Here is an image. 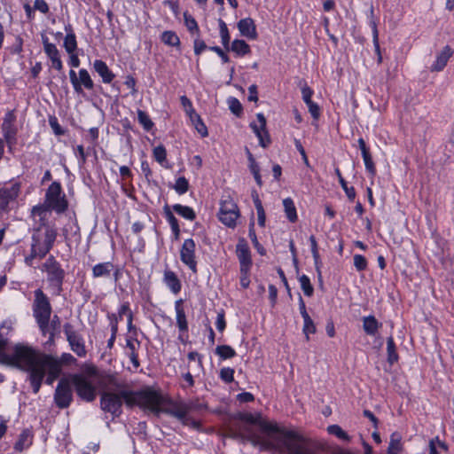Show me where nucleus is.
Here are the masks:
<instances>
[{
  "label": "nucleus",
  "instance_id": "35",
  "mask_svg": "<svg viewBox=\"0 0 454 454\" xmlns=\"http://www.w3.org/2000/svg\"><path fill=\"white\" fill-rule=\"evenodd\" d=\"M387 362L390 364H393L398 361V354L396 352V348H395V344L393 337L387 338Z\"/></svg>",
  "mask_w": 454,
  "mask_h": 454
},
{
  "label": "nucleus",
  "instance_id": "53",
  "mask_svg": "<svg viewBox=\"0 0 454 454\" xmlns=\"http://www.w3.org/2000/svg\"><path fill=\"white\" fill-rule=\"evenodd\" d=\"M438 448H441V449H443L446 450V445L444 444V442H441L438 439L431 440L429 442L430 454H439L438 450H437Z\"/></svg>",
  "mask_w": 454,
  "mask_h": 454
},
{
  "label": "nucleus",
  "instance_id": "32",
  "mask_svg": "<svg viewBox=\"0 0 454 454\" xmlns=\"http://www.w3.org/2000/svg\"><path fill=\"white\" fill-rule=\"evenodd\" d=\"M190 119L196 130L201 135V137H205L208 135L207 129L199 114L196 113H190Z\"/></svg>",
  "mask_w": 454,
  "mask_h": 454
},
{
  "label": "nucleus",
  "instance_id": "58",
  "mask_svg": "<svg viewBox=\"0 0 454 454\" xmlns=\"http://www.w3.org/2000/svg\"><path fill=\"white\" fill-rule=\"evenodd\" d=\"M34 8L38 10L42 13H47L49 11V6L44 0H35L34 4Z\"/></svg>",
  "mask_w": 454,
  "mask_h": 454
},
{
  "label": "nucleus",
  "instance_id": "24",
  "mask_svg": "<svg viewBox=\"0 0 454 454\" xmlns=\"http://www.w3.org/2000/svg\"><path fill=\"white\" fill-rule=\"evenodd\" d=\"M381 324L373 316L364 317L363 318V328L368 335H375Z\"/></svg>",
  "mask_w": 454,
  "mask_h": 454
},
{
  "label": "nucleus",
  "instance_id": "37",
  "mask_svg": "<svg viewBox=\"0 0 454 454\" xmlns=\"http://www.w3.org/2000/svg\"><path fill=\"white\" fill-rule=\"evenodd\" d=\"M327 432L342 441L350 442L351 440V437L339 425L328 426Z\"/></svg>",
  "mask_w": 454,
  "mask_h": 454
},
{
  "label": "nucleus",
  "instance_id": "27",
  "mask_svg": "<svg viewBox=\"0 0 454 454\" xmlns=\"http://www.w3.org/2000/svg\"><path fill=\"white\" fill-rule=\"evenodd\" d=\"M164 281L174 294H177L180 292L181 283L177 278L176 275L173 271H165Z\"/></svg>",
  "mask_w": 454,
  "mask_h": 454
},
{
  "label": "nucleus",
  "instance_id": "15",
  "mask_svg": "<svg viewBox=\"0 0 454 454\" xmlns=\"http://www.w3.org/2000/svg\"><path fill=\"white\" fill-rule=\"evenodd\" d=\"M256 117L259 124L252 123L251 128L258 137L260 145L262 147H267L270 143V139L266 130V119L262 114H257Z\"/></svg>",
  "mask_w": 454,
  "mask_h": 454
},
{
  "label": "nucleus",
  "instance_id": "2",
  "mask_svg": "<svg viewBox=\"0 0 454 454\" xmlns=\"http://www.w3.org/2000/svg\"><path fill=\"white\" fill-rule=\"evenodd\" d=\"M240 419L246 424L257 425L265 436H257L246 425H240L235 430L231 429V436L234 439L250 441L264 450H275L280 454H294L305 438L294 430L278 426L276 422L263 419L259 413H244L240 415Z\"/></svg>",
  "mask_w": 454,
  "mask_h": 454
},
{
  "label": "nucleus",
  "instance_id": "36",
  "mask_svg": "<svg viewBox=\"0 0 454 454\" xmlns=\"http://www.w3.org/2000/svg\"><path fill=\"white\" fill-rule=\"evenodd\" d=\"M402 450L401 437L397 433H393L390 437L387 454H398Z\"/></svg>",
  "mask_w": 454,
  "mask_h": 454
},
{
  "label": "nucleus",
  "instance_id": "61",
  "mask_svg": "<svg viewBox=\"0 0 454 454\" xmlns=\"http://www.w3.org/2000/svg\"><path fill=\"white\" fill-rule=\"evenodd\" d=\"M182 106L184 107L186 113L190 115V113H195L191 100L186 96H182L181 98Z\"/></svg>",
  "mask_w": 454,
  "mask_h": 454
},
{
  "label": "nucleus",
  "instance_id": "23",
  "mask_svg": "<svg viewBox=\"0 0 454 454\" xmlns=\"http://www.w3.org/2000/svg\"><path fill=\"white\" fill-rule=\"evenodd\" d=\"M100 384L105 388V391L117 392L121 390V384L118 382L116 377L113 374H106L102 376Z\"/></svg>",
  "mask_w": 454,
  "mask_h": 454
},
{
  "label": "nucleus",
  "instance_id": "31",
  "mask_svg": "<svg viewBox=\"0 0 454 454\" xmlns=\"http://www.w3.org/2000/svg\"><path fill=\"white\" fill-rule=\"evenodd\" d=\"M284 209L286 217L291 223H294L297 220L296 207L291 198H286L283 200Z\"/></svg>",
  "mask_w": 454,
  "mask_h": 454
},
{
  "label": "nucleus",
  "instance_id": "3",
  "mask_svg": "<svg viewBox=\"0 0 454 454\" xmlns=\"http://www.w3.org/2000/svg\"><path fill=\"white\" fill-rule=\"evenodd\" d=\"M135 400L139 403V407L145 410H148L156 415L160 413L168 414L184 424H188L187 415L191 411V408L193 407L192 404H184V403H168L160 394L151 388L141 390V393L135 395Z\"/></svg>",
  "mask_w": 454,
  "mask_h": 454
},
{
  "label": "nucleus",
  "instance_id": "10",
  "mask_svg": "<svg viewBox=\"0 0 454 454\" xmlns=\"http://www.w3.org/2000/svg\"><path fill=\"white\" fill-rule=\"evenodd\" d=\"M63 330L72 351L79 357H84L87 354V350L82 336L74 330V325L70 323H66L63 326Z\"/></svg>",
  "mask_w": 454,
  "mask_h": 454
},
{
  "label": "nucleus",
  "instance_id": "63",
  "mask_svg": "<svg viewBox=\"0 0 454 454\" xmlns=\"http://www.w3.org/2000/svg\"><path fill=\"white\" fill-rule=\"evenodd\" d=\"M301 94H302V99L304 100V102L306 104H308L309 102H312L311 97H312L313 91H312V90H310V88H309L308 86H304L301 89Z\"/></svg>",
  "mask_w": 454,
  "mask_h": 454
},
{
  "label": "nucleus",
  "instance_id": "38",
  "mask_svg": "<svg viewBox=\"0 0 454 454\" xmlns=\"http://www.w3.org/2000/svg\"><path fill=\"white\" fill-rule=\"evenodd\" d=\"M215 354L222 359H229L236 356L235 350L229 345L217 346L215 348Z\"/></svg>",
  "mask_w": 454,
  "mask_h": 454
},
{
  "label": "nucleus",
  "instance_id": "22",
  "mask_svg": "<svg viewBox=\"0 0 454 454\" xmlns=\"http://www.w3.org/2000/svg\"><path fill=\"white\" fill-rule=\"evenodd\" d=\"M114 269V265L110 262L98 263L92 268V276L94 278H106L111 275Z\"/></svg>",
  "mask_w": 454,
  "mask_h": 454
},
{
  "label": "nucleus",
  "instance_id": "7",
  "mask_svg": "<svg viewBox=\"0 0 454 454\" xmlns=\"http://www.w3.org/2000/svg\"><path fill=\"white\" fill-rule=\"evenodd\" d=\"M33 313L40 329L45 333L49 325V320L51 314V307L48 297L41 289H36L35 291Z\"/></svg>",
  "mask_w": 454,
  "mask_h": 454
},
{
  "label": "nucleus",
  "instance_id": "33",
  "mask_svg": "<svg viewBox=\"0 0 454 454\" xmlns=\"http://www.w3.org/2000/svg\"><path fill=\"white\" fill-rule=\"evenodd\" d=\"M173 210L178 214L179 215L183 216L184 218L187 220H194L196 217L195 212L193 209L187 206H183L181 204H175L173 206Z\"/></svg>",
  "mask_w": 454,
  "mask_h": 454
},
{
  "label": "nucleus",
  "instance_id": "19",
  "mask_svg": "<svg viewBox=\"0 0 454 454\" xmlns=\"http://www.w3.org/2000/svg\"><path fill=\"white\" fill-rule=\"evenodd\" d=\"M453 51L450 46H445L437 55L435 62L431 67V71L440 72L447 65L448 60L452 56Z\"/></svg>",
  "mask_w": 454,
  "mask_h": 454
},
{
  "label": "nucleus",
  "instance_id": "42",
  "mask_svg": "<svg viewBox=\"0 0 454 454\" xmlns=\"http://www.w3.org/2000/svg\"><path fill=\"white\" fill-rule=\"evenodd\" d=\"M299 282L304 294L309 297L312 296L314 293V287L310 283L309 278L306 275H301L299 278Z\"/></svg>",
  "mask_w": 454,
  "mask_h": 454
},
{
  "label": "nucleus",
  "instance_id": "5",
  "mask_svg": "<svg viewBox=\"0 0 454 454\" xmlns=\"http://www.w3.org/2000/svg\"><path fill=\"white\" fill-rule=\"evenodd\" d=\"M67 208V201L62 194L61 185L58 182H53L46 191L43 204L35 206L31 214L34 221H47L51 210L60 214Z\"/></svg>",
  "mask_w": 454,
  "mask_h": 454
},
{
  "label": "nucleus",
  "instance_id": "16",
  "mask_svg": "<svg viewBox=\"0 0 454 454\" xmlns=\"http://www.w3.org/2000/svg\"><path fill=\"white\" fill-rule=\"evenodd\" d=\"M20 192L19 184H10L2 188V210L5 208L10 202H14Z\"/></svg>",
  "mask_w": 454,
  "mask_h": 454
},
{
  "label": "nucleus",
  "instance_id": "62",
  "mask_svg": "<svg viewBox=\"0 0 454 454\" xmlns=\"http://www.w3.org/2000/svg\"><path fill=\"white\" fill-rule=\"evenodd\" d=\"M209 50L215 51L216 54L221 57L223 63H228L230 61V59L227 54L224 53V51L218 46H212L208 48Z\"/></svg>",
  "mask_w": 454,
  "mask_h": 454
},
{
  "label": "nucleus",
  "instance_id": "56",
  "mask_svg": "<svg viewBox=\"0 0 454 454\" xmlns=\"http://www.w3.org/2000/svg\"><path fill=\"white\" fill-rule=\"evenodd\" d=\"M308 108H309V112L310 113V114L312 115V117L314 119H318L319 118V115H320V108L319 106H317V104L314 103L313 101L312 102H309L308 104H306Z\"/></svg>",
  "mask_w": 454,
  "mask_h": 454
},
{
  "label": "nucleus",
  "instance_id": "51",
  "mask_svg": "<svg viewBox=\"0 0 454 454\" xmlns=\"http://www.w3.org/2000/svg\"><path fill=\"white\" fill-rule=\"evenodd\" d=\"M354 266L358 271L364 270L367 268V261L365 257L361 254H355Z\"/></svg>",
  "mask_w": 454,
  "mask_h": 454
},
{
  "label": "nucleus",
  "instance_id": "40",
  "mask_svg": "<svg viewBox=\"0 0 454 454\" xmlns=\"http://www.w3.org/2000/svg\"><path fill=\"white\" fill-rule=\"evenodd\" d=\"M335 173H336V175L338 176L339 182H340L342 189L344 190L347 197L349 200H353L355 199V197H356V191H355L354 187H348V184L345 181V179L342 177L339 168L335 169Z\"/></svg>",
  "mask_w": 454,
  "mask_h": 454
},
{
  "label": "nucleus",
  "instance_id": "43",
  "mask_svg": "<svg viewBox=\"0 0 454 454\" xmlns=\"http://www.w3.org/2000/svg\"><path fill=\"white\" fill-rule=\"evenodd\" d=\"M137 120L146 131L151 130L153 127V122L152 121L151 118L143 110H137Z\"/></svg>",
  "mask_w": 454,
  "mask_h": 454
},
{
  "label": "nucleus",
  "instance_id": "13",
  "mask_svg": "<svg viewBox=\"0 0 454 454\" xmlns=\"http://www.w3.org/2000/svg\"><path fill=\"white\" fill-rule=\"evenodd\" d=\"M43 267L47 272L48 280L55 286L60 288L64 279L65 272L61 269L59 263L57 262L52 256H51L46 260Z\"/></svg>",
  "mask_w": 454,
  "mask_h": 454
},
{
  "label": "nucleus",
  "instance_id": "4",
  "mask_svg": "<svg viewBox=\"0 0 454 454\" xmlns=\"http://www.w3.org/2000/svg\"><path fill=\"white\" fill-rule=\"evenodd\" d=\"M39 226L35 228L32 235L31 253L25 258L28 265H32L35 258H43L51 249L57 238V231L46 224V221H35Z\"/></svg>",
  "mask_w": 454,
  "mask_h": 454
},
{
  "label": "nucleus",
  "instance_id": "52",
  "mask_svg": "<svg viewBox=\"0 0 454 454\" xmlns=\"http://www.w3.org/2000/svg\"><path fill=\"white\" fill-rule=\"evenodd\" d=\"M184 23H185L187 29L190 32H193V31L198 32L199 27H198V24H197V21L195 20V19L187 13H184Z\"/></svg>",
  "mask_w": 454,
  "mask_h": 454
},
{
  "label": "nucleus",
  "instance_id": "48",
  "mask_svg": "<svg viewBox=\"0 0 454 454\" xmlns=\"http://www.w3.org/2000/svg\"><path fill=\"white\" fill-rule=\"evenodd\" d=\"M229 108L236 115H239L242 113V106L240 102L235 98H230L228 99Z\"/></svg>",
  "mask_w": 454,
  "mask_h": 454
},
{
  "label": "nucleus",
  "instance_id": "20",
  "mask_svg": "<svg viewBox=\"0 0 454 454\" xmlns=\"http://www.w3.org/2000/svg\"><path fill=\"white\" fill-rule=\"evenodd\" d=\"M140 348V342L137 340L127 339L126 341V355L129 357L132 364L136 369L140 366L138 360L137 350Z\"/></svg>",
  "mask_w": 454,
  "mask_h": 454
},
{
  "label": "nucleus",
  "instance_id": "34",
  "mask_svg": "<svg viewBox=\"0 0 454 454\" xmlns=\"http://www.w3.org/2000/svg\"><path fill=\"white\" fill-rule=\"evenodd\" d=\"M231 50L238 55L243 56L250 52L249 45L244 40H234Z\"/></svg>",
  "mask_w": 454,
  "mask_h": 454
},
{
  "label": "nucleus",
  "instance_id": "39",
  "mask_svg": "<svg viewBox=\"0 0 454 454\" xmlns=\"http://www.w3.org/2000/svg\"><path fill=\"white\" fill-rule=\"evenodd\" d=\"M161 41L169 46H179L180 39L173 31H165L161 35Z\"/></svg>",
  "mask_w": 454,
  "mask_h": 454
},
{
  "label": "nucleus",
  "instance_id": "11",
  "mask_svg": "<svg viewBox=\"0 0 454 454\" xmlns=\"http://www.w3.org/2000/svg\"><path fill=\"white\" fill-rule=\"evenodd\" d=\"M72 382L82 399L91 402L96 398V388L86 376L75 374L72 377Z\"/></svg>",
  "mask_w": 454,
  "mask_h": 454
},
{
  "label": "nucleus",
  "instance_id": "12",
  "mask_svg": "<svg viewBox=\"0 0 454 454\" xmlns=\"http://www.w3.org/2000/svg\"><path fill=\"white\" fill-rule=\"evenodd\" d=\"M195 248L196 245L194 240L192 239H187L184 241L180 251V259L182 262L187 265L189 269L194 273L197 272Z\"/></svg>",
  "mask_w": 454,
  "mask_h": 454
},
{
  "label": "nucleus",
  "instance_id": "60",
  "mask_svg": "<svg viewBox=\"0 0 454 454\" xmlns=\"http://www.w3.org/2000/svg\"><path fill=\"white\" fill-rule=\"evenodd\" d=\"M194 53L196 55H200L205 49H207V45L204 41L197 38L194 40Z\"/></svg>",
  "mask_w": 454,
  "mask_h": 454
},
{
  "label": "nucleus",
  "instance_id": "21",
  "mask_svg": "<svg viewBox=\"0 0 454 454\" xmlns=\"http://www.w3.org/2000/svg\"><path fill=\"white\" fill-rule=\"evenodd\" d=\"M95 71L101 76L103 82L110 83L114 78V74L108 68L107 65L100 59H97L93 63Z\"/></svg>",
  "mask_w": 454,
  "mask_h": 454
},
{
  "label": "nucleus",
  "instance_id": "9",
  "mask_svg": "<svg viewBox=\"0 0 454 454\" xmlns=\"http://www.w3.org/2000/svg\"><path fill=\"white\" fill-rule=\"evenodd\" d=\"M73 401V388L67 379H61L54 392V403L59 409L68 408Z\"/></svg>",
  "mask_w": 454,
  "mask_h": 454
},
{
  "label": "nucleus",
  "instance_id": "49",
  "mask_svg": "<svg viewBox=\"0 0 454 454\" xmlns=\"http://www.w3.org/2000/svg\"><path fill=\"white\" fill-rule=\"evenodd\" d=\"M234 370L230 367L222 368L220 371V378L226 383L233 381Z\"/></svg>",
  "mask_w": 454,
  "mask_h": 454
},
{
  "label": "nucleus",
  "instance_id": "29",
  "mask_svg": "<svg viewBox=\"0 0 454 454\" xmlns=\"http://www.w3.org/2000/svg\"><path fill=\"white\" fill-rule=\"evenodd\" d=\"M31 443H32V434H31L30 431L24 430L20 434L18 441L16 442L14 448L17 450L21 451L24 449L29 447L31 445Z\"/></svg>",
  "mask_w": 454,
  "mask_h": 454
},
{
  "label": "nucleus",
  "instance_id": "57",
  "mask_svg": "<svg viewBox=\"0 0 454 454\" xmlns=\"http://www.w3.org/2000/svg\"><path fill=\"white\" fill-rule=\"evenodd\" d=\"M108 318L110 321V326H111V332L113 333V335H116L118 331V317L115 314H109Z\"/></svg>",
  "mask_w": 454,
  "mask_h": 454
},
{
  "label": "nucleus",
  "instance_id": "30",
  "mask_svg": "<svg viewBox=\"0 0 454 454\" xmlns=\"http://www.w3.org/2000/svg\"><path fill=\"white\" fill-rule=\"evenodd\" d=\"M164 214L171 226V230L175 235V239H177L180 234V228L177 219L175 217V215H173V213L171 212L170 208L168 206L164 207Z\"/></svg>",
  "mask_w": 454,
  "mask_h": 454
},
{
  "label": "nucleus",
  "instance_id": "25",
  "mask_svg": "<svg viewBox=\"0 0 454 454\" xmlns=\"http://www.w3.org/2000/svg\"><path fill=\"white\" fill-rule=\"evenodd\" d=\"M176 324L181 332L188 331V323L186 320L185 312L182 307V301H176Z\"/></svg>",
  "mask_w": 454,
  "mask_h": 454
},
{
  "label": "nucleus",
  "instance_id": "50",
  "mask_svg": "<svg viewBox=\"0 0 454 454\" xmlns=\"http://www.w3.org/2000/svg\"><path fill=\"white\" fill-rule=\"evenodd\" d=\"M167 152L163 145H158L153 149V157L159 163H162L166 160Z\"/></svg>",
  "mask_w": 454,
  "mask_h": 454
},
{
  "label": "nucleus",
  "instance_id": "26",
  "mask_svg": "<svg viewBox=\"0 0 454 454\" xmlns=\"http://www.w3.org/2000/svg\"><path fill=\"white\" fill-rule=\"evenodd\" d=\"M237 253L240 262V270H248L251 265L250 254L245 246H238Z\"/></svg>",
  "mask_w": 454,
  "mask_h": 454
},
{
  "label": "nucleus",
  "instance_id": "47",
  "mask_svg": "<svg viewBox=\"0 0 454 454\" xmlns=\"http://www.w3.org/2000/svg\"><path fill=\"white\" fill-rule=\"evenodd\" d=\"M189 184L185 177H178L176 181L174 189L179 194H184L188 191Z\"/></svg>",
  "mask_w": 454,
  "mask_h": 454
},
{
  "label": "nucleus",
  "instance_id": "64",
  "mask_svg": "<svg viewBox=\"0 0 454 454\" xmlns=\"http://www.w3.org/2000/svg\"><path fill=\"white\" fill-rule=\"evenodd\" d=\"M247 159L249 161V168H250L251 172L260 170L258 164L256 163L253 154L249 152V150H247Z\"/></svg>",
  "mask_w": 454,
  "mask_h": 454
},
{
  "label": "nucleus",
  "instance_id": "6",
  "mask_svg": "<svg viewBox=\"0 0 454 454\" xmlns=\"http://www.w3.org/2000/svg\"><path fill=\"white\" fill-rule=\"evenodd\" d=\"M141 393V391H128L120 390L117 392L104 391L101 395L100 404L103 411L110 412L114 416H119L121 412L122 403L128 406H139L137 402H135V395Z\"/></svg>",
  "mask_w": 454,
  "mask_h": 454
},
{
  "label": "nucleus",
  "instance_id": "1",
  "mask_svg": "<svg viewBox=\"0 0 454 454\" xmlns=\"http://www.w3.org/2000/svg\"><path fill=\"white\" fill-rule=\"evenodd\" d=\"M75 361L76 359L69 353H63L59 358L23 345H16L12 353H8L5 342L2 339V364L16 366L27 372L35 394L39 392L43 379L47 385H52L61 374L62 364H71Z\"/></svg>",
  "mask_w": 454,
  "mask_h": 454
},
{
  "label": "nucleus",
  "instance_id": "55",
  "mask_svg": "<svg viewBox=\"0 0 454 454\" xmlns=\"http://www.w3.org/2000/svg\"><path fill=\"white\" fill-rule=\"evenodd\" d=\"M44 52L48 56V58L51 59H55V58H59V51L57 49L56 45H48L47 49L44 50Z\"/></svg>",
  "mask_w": 454,
  "mask_h": 454
},
{
  "label": "nucleus",
  "instance_id": "59",
  "mask_svg": "<svg viewBox=\"0 0 454 454\" xmlns=\"http://www.w3.org/2000/svg\"><path fill=\"white\" fill-rule=\"evenodd\" d=\"M215 326L219 332H223L225 329L226 323H225L223 312H220L217 314Z\"/></svg>",
  "mask_w": 454,
  "mask_h": 454
},
{
  "label": "nucleus",
  "instance_id": "14",
  "mask_svg": "<svg viewBox=\"0 0 454 454\" xmlns=\"http://www.w3.org/2000/svg\"><path fill=\"white\" fill-rule=\"evenodd\" d=\"M16 116L12 111H9L4 119L2 123V129L4 130V136L6 143L11 147L16 143L17 126L15 125Z\"/></svg>",
  "mask_w": 454,
  "mask_h": 454
},
{
  "label": "nucleus",
  "instance_id": "54",
  "mask_svg": "<svg viewBox=\"0 0 454 454\" xmlns=\"http://www.w3.org/2000/svg\"><path fill=\"white\" fill-rule=\"evenodd\" d=\"M69 77L75 92L82 93V88L80 87V82L78 80L79 76L76 75V73L74 70H70Z\"/></svg>",
  "mask_w": 454,
  "mask_h": 454
},
{
  "label": "nucleus",
  "instance_id": "28",
  "mask_svg": "<svg viewBox=\"0 0 454 454\" xmlns=\"http://www.w3.org/2000/svg\"><path fill=\"white\" fill-rule=\"evenodd\" d=\"M66 31H69L64 40V47L68 54H73L76 48V37L75 35L72 32L71 26L68 25L65 27Z\"/></svg>",
  "mask_w": 454,
  "mask_h": 454
},
{
  "label": "nucleus",
  "instance_id": "8",
  "mask_svg": "<svg viewBox=\"0 0 454 454\" xmlns=\"http://www.w3.org/2000/svg\"><path fill=\"white\" fill-rule=\"evenodd\" d=\"M219 220L228 227H234L239 216V210L235 201L230 197H223L220 203Z\"/></svg>",
  "mask_w": 454,
  "mask_h": 454
},
{
  "label": "nucleus",
  "instance_id": "18",
  "mask_svg": "<svg viewBox=\"0 0 454 454\" xmlns=\"http://www.w3.org/2000/svg\"><path fill=\"white\" fill-rule=\"evenodd\" d=\"M238 28L243 36L254 39L257 36L254 22L250 18L242 19L238 22Z\"/></svg>",
  "mask_w": 454,
  "mask_h": 454
},
{
  "label": "nucleus",
  "instance_id": "17",
  "mask_svg": "<svg viewBox=\"0 0 454 454\" xmlns=\"http://www.w3.org/2000/svg\"><path fill=\"white\" fill-rule=\"evenodd\" d=\"M357 143H358V146L362 153V156H363V159L364 161L366 170L372 176H374L376 174V168H375L374 162L372 160V154L370 153V149L367 147L364 138H362V137L359 138Z\"/></svg>",
  "mask_w": 454,
  "mask_h": 454
},
{
  "label": "nucleus",
  "instance_id": "46",
  "mask_svg": "<svg viewBox=\"0 0 454 454\" xmlns=\"http://www.w3.org/2000/svg\"><path fill=\"white\" fill-rule=\"evenodd\" d=\"M294 454H315L312 450L310 440L304 438Z\"/></svg>",
  "mask_w": 454,
  "mask_h": 454
},
{
  "label": "nucleus",
  "instance_id": "41",
  "mask_svg": "<svg viewBox=\"0 0 454 454\" xmlns=\"http://www.w3.org/2000/svg\"><path fill=\"white\" fill-rule=\"evenodd\" d=\"M78 80L80 82V87L83 85L88 90H92L94 87L93 81L90 78L89 72L86 69H81L79 71Z\"/></svg>",
  "mask_w": 454,
  "mask_h": 454
},
{
  "label": "nucleus",
  "instance_id": "44",
  "mask_svg": "<svg viewBox=\"0 0 454 454\" xmlns=\"http://www.w3.org/2000/svg\"><path fill=\"white\" fill-rule=\"evenodd\" d=\"M219 28L222 43L225 48L229 49L231 36L229 34L228 27L223 20H219Z\"/></svg>",
  "mask_w": 454,
  "mask_h": 454
},
{
  "label": "nucleus",
  "instance_id": "45",
  "mask_svg": "<svg viewBox=\"0 0 454 454\" xmlns=\"http://www.w3.org/2000/svg\"><path fill=\"white\" fill-rule=\"evenodd\" d=\"M303 321H304V325H303L302 332L306 335V339L308 340L309 339V335L310 333H316V326H315L313 320L311 319V317L309 316L305 317L303 318Z\"/></svg>",
  "mask_w": 454,
  "mask_h": 454
}]
</instances>
